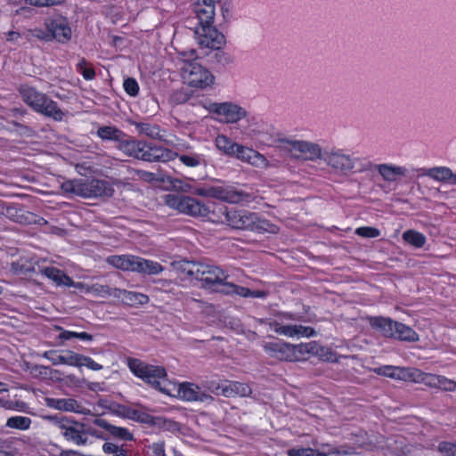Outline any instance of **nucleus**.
I'll return each instance as SVG.
<instances>
[{
    "mask_svg": "<svg viewBox=\"0 0 456 456\" xmlns=\"http://www.w3.org/2000/svg\"><path fill=\"white\" fill-rule=\"evenodd\" d=\"M124 89L131 96H135L139 91V86L135 79L128 77L124 81Z\"/></svg>",
    "mask_w": 456,
    "mask_h": 456,
    "instance_id": "603ef678",
    "label": "nucleus"
},
{
    "mask_svg": "<svg viewBox=\"0 0 456 456\" xmlns=\"http://www.w3.org/2000/svg\"><path fill=\"white\" fill-rule=\"evenodd\" d=\"M165 204L180 213L193 217H206L210 213L208 206L189 196L167 194L165 196Z\"/></svg>",
    "mask_w": 456,
    "mask_h": 456,
    "instance_id": "6e6552de",
    "label": "nucleus"
},
{
    "mask_svg": "<svg viewBox=\"0 0 456 456\" xmlns=\"http://www.w3.org/2000/svg\"><path fill=\"white\" fill-rule=\"evenodd\" d=\"M270 328L276 333L287 337H295V325H281L278 322L269 323Z\"/></svg>",
    "mask_w": 456,
    "mask_h": 456,
    "instance_id": "c03bdc74",
    "label": "nucleus"
},
{
    "mask_svg": "<svg viewBox=\"0 0 456 456\" xmlns=\"http://www.w3.org/2000/svg\"><path fill=\"white\" fill-rule=\"evenodd\" d=\"M83 354L74 353L73 351H64L62 357L63 362L62 364H67L70 366L81 367V360Z\"/></svg>",
    "mask_w": 456,
    "mask_h": 456,
    "instance_id": "a18cd8bd",
    "label": "nucleus"
},
{
    "mask_svg": "<svg viewBox=\"0 0 456 456\" xmlns=\"http://www.w3.org/2000/svg\"><path fill=\"white\" fill-rule=\"evenodd\" d=\"M237 159L245 161L256 167H265L267 165L265 158L257 151L239 144L234 155Z\"/></svg>",
    "mask_w": 456,
    "mask_h": 456,
    "instance_id": "6ab92c4d",
    "label": "nucleus"
},
{
    "mask_svg": "<svg viewBox=\"0 0 456 456\" xmlns=\"http://www.w3.org/2000/svg\"><path fill=\"white\" fill-rule=\"evenodd\" d=\"M194 36L200 49L219 50L225 45L224 36L214 25L198 26Z\"/></svg>",
    "mask_w": 456,
    "mask_h": 456,
    "instance_id": "f8f14e48",
    "label": "nucleus"
},
{
    "mask_svg": "<svg viewBox=\"0 0 456 456\" xmlns=\"http://www.w3.org/2000/svg\"><path fill=\"white\" fill-rule=\"evenodd\" d=\"M216 146L226 155L233 156L239 144L230 140L227 136L220 134L216 138Z\"/></svg>",
    "mask_w": 456,
    "mask_h": 456,
    "instance_id": "f704fd0d",
    "label": "nucleus"
},
{
    "mask_svg": "<svg viewBox=\"0 0 456 456\" xmlns=\"http://www.w3.org/2000/svg\"><path fill=\"white\" fill-rule=\"evenodd\" d=\"M383 450L395 456H406L411 453L412 447L406 444L403 437H390L387 439Z\"/></svg>",
    "mask_w": 456,
    "mask_h": 456,
    "instance_id": "412c9836",
    "label": "nucleus"
},
{
    "mask_svg": "<svg viewBox=\"0 0 456 456\" xmlns=\"http://www.w3.org/2000/svg\"><path fill=\"white\" fill-rule=\"evenodd\" d=\"M45 404L53 409L83 415H90L91 411L82 406L73 398H46Z\"/></svg>",
    "mask_w": 456,
    "mask_h": 456,
    "instance_id": "f3484780",
    "label": "nucleus"
},
{
    "mask_svg": "<svg viewBox=\"0 0 456 456\" xmlns=\"http://www.w3.org/2000/svg\"><path fill=\"white\" fill-rule=\"evenodd\" d=\"M208 197L218 199L228 203L237 204L242 201H248L251 196L242 191L233 188H224L220 186L208 187Z\"/></svg>",
    "mask_w": 456,
    "mask_h": 456,
    "instance_id": "2eb2a0df",
    "label": "nucleus"
},
{
    "mask_svg": "<svg viewBox=\"0 0 456 456\" xmlns=\"http://www.w3.org/2000/svg\"><path fill=\"white\" fill-rule=\"evenodd\" d=\"M211 61L216 64L225 66L232 62V58L219 49L216 50V53L211 57Z\"/></svg>",
    "mask_w": 456,
    "mask_h": 456,
    "instance_id": "de8ad7c7",
    "label": "nucleus"
},
{
    "mask_svg": "<svg viewBox=\"0 0 456 456\" xmlns=\"http://www.w3.org/2000/svg\"><path fill=\"white\" fill-rule=\"evenodd\" d=\"M167 181L177 191L188 192L191 189V185L189 183L179 178L167 177Z\"/></svg>",
    "mask_w": 456,
    "mask_h": 456,
    "instance_id": "49530a36",
    "label": "nucleus"
},
{
    "mask_svg": "<svg viewBox=\"0 0 456 456\" xmlns=\"http://www.w3.org/2000/svg\"><path fill=\"white\" fill-rule=\"evenodd\" d=\"M45 419L53 424L67 442L79 446L87 444L86 424L60 415L46 416Z\"/></svg>",
    "mask_w": 456,
    "mask_h": 456,
    "instance_id": "20e7f679",
    "label": "nucleus"
},
{
    "mask_svg": "<svg viewBox=\"0 0 456 456\" xmlns=\"http://www.w3.org/2000/svg\"><path fill=\"white\" fill-rule=\"evenodd\" d=\"M181 76L184 83L197 88H206L214 83V76L200 64L184 61L181 68Z\"/></svg>",
    "mask_w": 456,
    "mask_h": 456,
    "instance_id": "9d476101",
    "label": "nucleus"
},
{
    "mask_svg": "<svg viewBox=\"0 0 456 456\" xmlns=\"http://www.w3.org/2000/svg\"><path fill=\"white\" fill-rule=\"evenodd\" d=\"M199 264L200 263L198 262L182 260L174 262L173 266L182 273H185L188 276L193 277L195 279L196 274L198 273Z\"/></svg>",
    "mask_w": 456,
    "mask_h": 456,
    "instance_id": "e433bc0d",
    "label": "nucleus"
},
{
    "mask_svg": "<svg viewBox=\"0 0 456 456\" xmlns=\"http://www.w3.org/2000/svg\"><path fill=\"white\" fill-rule=\"evenodd\" d=\"M437 386H438L437 388H439L444 392L456 391V381L450 379L444 376H440Z\"/></svg>",
    "mask_w": 456,
    "mask_h": 456,
    "instance_id": "8fccbe9b",
    "label": "nucleus"
},
{
    "mask_svg": "<svg viewBox=\"0 0 456 456\" xmlns=\"http://www.w3.org/2000/svg\"><path fill=\"white\" fill-rule=\"evenodd\" d=\"M355 233L364 238H375L380 234L379 231L373 227L357 228Z\"/></svg>",
    "mask_w": 456,
    "mask_h": 456,
    "instance_id": "5fc2aeb1",
    "label": "nucleus"
},
{
    "mask_svg": "<svg viewBox=\"0 0 456 456\" xmlns=\"http://www.w3.org/2000/svg\"><path fill=\"white\" fill-rule=\"evenodd\" d=\"M132 124L135 126L139 134H145L151 139H158L166 142L164 135L161 134L160 128L157 125L135 121Z\"/></svg>",
    "mask_w": 456,
    "mask_h": 456,
    "instance_id": "c85d7f7f",
    "label": "nucleus"
},
{
    "mask_svg": "<svg viewBox=\"0 0 456 456\" xmlns=\"http://www.w3.org/2000/svg\"><path fill=\"white\" fill-rule=\"evenodd\" d=\"M321 348L323 350H321L320 354H317L318 356H320V358H322V360H324L326 362H336L337 361L335 354L329 348L322 347V346H321Z\"/></svg>",
    "mask_w": 456,
    "mask_h": 456,
    "instance_id": "0e129e2a",
    "label": "nucleus"
},
{
    "mask_svg": "<svg viewBox=\"0 0 456 456\" xmlns=\"http://www.w3.org/2000/svg\"><path fill=\"white\" fill-rule=\"evenodd\" d=\"M234 395L248 396L252 391L248 385L240 382H233Z\"/></svg>",
    "mask_w": 456,
    "mask_h": 456,
    "instance_id": "864d4df0",
    "label": "nucleus"
},
{
    "mask_svg": "<svg viewBox=\"0 0 456 456\" xmlns=\"http://www.w3.org/2000/svg\"><path fill=\"white\" fill-rule=\"evenodd\" d=\"M27 3L30 5L35 6H50L60 4L63 3L65 0H26Z\"/></svg>",
    "mask_w": 456,
    "mask_h": 456,
    "instance_id": "680f3d73",
    "label": "nucleus"
},
{
    "mask_svg": "<svg viewBox=\"0 0 456 456\" xmlns=\"http://www.w3.org/2000/svg\"><path fill=\"white\" fill-rule=\"evenodd\" d=\"M225 221L235 229H263L275 232V226L270 225L266 221L260 220L256 214L246 210H226Z\"/></svg>",
    "mask_w": 456,
    "mask_h": 456,
    "instance_id": "0eeeda50",
    "label": "nucleus"
},
{
    "mask_svg": "<svg viewBox=\"0 0 456 456\" xmlns=\"http://www.w3.org/2000/svg\"><path fill=\"white\" fill-rule=\"evenodd\" d=\"M86 65V61L85 59H81L80 61L77 63V69L81 72L85 79L91 80L94 77L95 72L93 68H89Z\"/></svg>",
    "mask_w": 456,
    "mask_h": 456,
    "instance_id": "3c124183",
    "label": "nucleus"
},
{
    "mask_svg": "<svg viewBox=\"0 0 456 456\" xmlns=\"http://www.w3.org/2000/svg\"><path fill=\"white\" fill-rule=\"evenodd\" d=\"M289 456H314V449L307 447V448H293L289 450Z\"/></svg>",
    "mask_w": 456,
    "mask_h": 456,
    "instance_id": "6e6d98bb",
    "label": "nucleus"
},
{
    "mask_svg": "<svg viewBox=\"0 0 456 456\" xmlns=\"http://www.w3.org/2000/svg\"><path fill=\"white\" fill-rule=\"evenodd\" d=\"M377 170L387 182H395L408 173L405 167L390 164H380L377 167Z\"/></svg>",
    "mask_w": 456,
    "mask_h": 456,
    "instance_id": "5701e85b",
    "label": "nucleus"
},
{
    "mask_svg": "<svg viewBox=\"0 0 456 456\" xmlns=\"http://www.w3.org/2000/svg\"><path fill=\"white\" fill-rule=\"evenodd\" d=\"M393 338L407 342H416L419 339V335L411 327L397 322Z\"/></svg>",
    "mask_w": 456,
    "mask_h": 456,
    "instance_id": "473e14b6",
    "label": "nucleus"
},
{
    "mask_svg": "<svg viewBox=\"0 0 456 456\" xmlns=\"http://www.w3.org/2000/svg\"><path fill=\"white\" fill-rule=\"evenodd\" d=\"M206 108L211 112L224 116L227 123H235L247 116V112L241 107L232 102H213Z\"/></svg>",
    "mask_w": 456,
    "mask_h": 456,
    "instance_id": "4468645a",
    "label": "nucleus"
},
{
    "mask_svg": "<svg viewBox=\"0 0 456 456\" xmlns=\"http://www.w3.org/2000/svg\"><path fill=\"white\" fill-rule=\"evenodd\" d=\"M41 273L47 278L53 280L57 285H65L68 287L73 285V281L57 268L46 267L41 270Z\"/></svg>",
    "mask_w": 456,
    "mask_h": 456,
    "instance_id": "7c9ffc66",
    "label": "nucleus"
},
{
    "mask_svg": "<svg viewBox=\"0 0 456 456\" xmlns=\"http://www.w3.org/2000/svg\"><path fill=\"white\" fill-rule=\"evenodd\" d=\"M135 264V272L148 274H158L163 271V267L159 263L151 260H145L139 256H137Z\"/></svg>",
    "mask_w": 456,
    "mask_h": 456,
    "instance_id": "72a5a7b5",
    "label": "nucleus"
},
{
    "mask_svg": "<svg viewBox=\"0 0 456 456\" xmlns=\"http://www.w3.org/2000/svg\"><path fill=\"white\" fill-rule=\"evenodd\" d=\"M28 216H30L29 213H27V215L23 211H16V215H12V216L14 218V220L20 224H28L31 222L29 220Z\"/></svg>",
    "mask_w": 456,
    "mask_h": 456,
    "instance_id": "774afa93",
    "label": "nucleus"
},
{
    "mask_svg": "<svg viewBox=\"0 0 456 456\" xmlns=\"http://www.w3.org/2000/svg\"><path fill=\"white\" fill-rule=\"evenodd\" d=\"M116 288H110L108 285L93 284L86 286V293L93 294L99 297H113V291Z\"/></svg>",
    "mask_w": 456,
    "mask_h": 456,
    "instance_id": "ea45409f",
    "label": "nucleus"
},
{
    "mask_svg": "<svg viewBox=\"0 0 456 456\" xmlns=\"http://www.w3.org/2000/svg\"><path fill=\"white\" fill-rule=\"evenodd\" d=\"M374 371L379 375L398 379H410V370L393 366H383L376 368Z\"/></svg>",
    "mask_w": 456,
    "mask_h": 456,
    "instance_id": "2f4dec72",
    "label": "nucleus"
},
{
    "mask_svg": "<svg viewBox=\"0 0 456 456\" xmlns=\"http://www.w3.org/2000/svg\"><path fill=\"white\" fill-rule=\"evenodd\" d=\"M425 175L437 181L447 182L451 180L452 184L456 185V174L451 168L446 167H436L428 169Z\"/></svg>",
    "mask_w": 456,
    "mask_h": 456,
    "instance_id": "cd10ccee",
    "label": "nucleus"
},
{
    "mask_svg": "<svg viewBox=\"0 0 456 456\" xmlns=\"http://www.w3.org/2000/svg\"><path fill=\"white\" fill-rule=\"evenodd\" d=\"M321 160L334 173L347 175L355 167V159L345 150L331 146L322 150Z\"/></svg>",
    "mask_w": 456,
    "mask_h": 456,
    "instance_id": "423d86ee",
    "label": "nucleus"
},
{
    "mask_svg": "<svg viewBox=\"0 0 456 456\" xmlns=\"http://www.w3.org/2000/svg\"><path fill=\"white\" fill-rule=\"evenodd\" d=\"M292 348L293 354L297 356V358L294 359V362L305 360L311 355H317L320 354V351L322 350L321 346L314 341L297 346L292 345Z\"/></svg>",
    "mask_w": 456,
    "mask_h": 456,
    "instance_id": "a878e982",
    "label": "nucleus"
},
{
    "mask_svg": "<svg viewBox=\"0 0 456 456\" xmlns=\"http://www.w3.org/2000/svg\"><path fill=\"white\" fill-rule=\"evenodd\" d=\"M64 193L82 198H102L112 196L114 190L108 182L100 179L81 178L69 180L61 183Z\"/></svg>",
    "mask_w": 456,
    "mask_h": 456,
    "instance_id": "f03ea898",
    "label": "nucleus"
},
{
    "mask_svg": "<svg viewBox=\"0 0 456 456\" xmlns=\"http://www.w3.org/2000/svg\"><path fill=\"white\" fill-rule=\"evenodd\" d=\"M194 12L199 20V26L213 25L215 19V4L206 1L198 2Z\"/></svg>",
    "mask_w": 456,
    "mask_h": 456,
    "instance_id": "aec40b11",
    "label": "nucleus"
},
{
    "mask_svg": "<svg viewBox=\"0 0 456 456\" xmlns=\"http://www.w3.org/2000/svg\"><path fill=\"white\" fill-rule=\"evenodd\" d=\"M102 451L106 454H112L113 456H127L126 450L112 443H105L102 445Z\"/></svg>",
    "mask_w": 456,
    "mask_h": 456,
    "instance_id": "09e8293b",
    "label": "nucleus"
},
{
    "mask_svg": "<svg viewBox=\"0 0 456 456\" xmlns=\"http://www.w3.org/2000/svg\"><path fill=\"white\" fill-rule=\"evenodd\" d=\"M19 91L22 100L35 111L56 121H61L63 119L65 112L46 94L37 91L32 86L25 85L20 86Z\"/></svg>",
    "mask_w": 456,
    "mask_h": 456,
    "instance_id": "7ed1b4c3",
    "label": "nucleus"
},
{
    "mask_svg": "<svg viewBox=\"0 0 456 456\" xmlns=\"http://www.w3.org/2000/svg\"><path fill=\"white\" fill-rule=\"evenodd\" d=\"M439 451L445 456H456V444L451 443H441Z\"/></svg>",
    "mask_w": 456,
    "mask_h": 456,
    "instance_id": "13d9d810",
    "label": "nucleus"
},
{
    "mask_svg": "<svg viewBox=\"0 0 456 456\" xmlns=\"http://www.w3.org/2000/svg\"><path fill=\"white\" fill-rule=\"evenodd\" d=\"M135 173L140 179L146 182H152L158 180L156 175L151 172L137 170Z\"/></svg>",
    "mask_w": 456,
    "mask_h": 456,
    "instance_id": "69168bd1",
    "label": "nucleus"
},
{
    "mask_svg": "<svg viewBox=\"0 0 456 456\" xmlns=\"http://www.w3.org/2000/svg\"><path fill=\"white\" fill-rule=\"evenodd\" d=\"M177 395L187 402H200L208 404L214 401L213 396L202 391L200 386L191 382L179 384Z\"/></svg>",
    "mask_w": 456,
    "mask_h": 456,
    "instance_id": "ddd939ff",
    "label": "nucleus"
},
{
    "mask_svg": "<svg viewBox=\"0 0 456 456\" xmlns=\"http://www.w3.org/2000/svg\"><path fill=\"white\" fill-rule=\"evenodd\" d=\"M441 375L424 373L418 370H410V379L414 381L425 384L429 387L437 388L438 380Z\"/></svg>",
    "mask_w": 456,
    "mask_h": 456,
    "instance_id": "c756f323",
    "label": "nucleus"
},
{
    "mask_svg": "<svg viewBox=\"0 0 456 456\" xmlns=\"http://www.w3.org/2000/svg\"><path fill=\"white\" fill-rule=\"evenodd\" d=\"M369 321L370 326L379 330L383 336L387 338L395 336L396 322L384 317H370Z\"/></svg>",
    "mask_w": 456,
    "mask_h": 456,
    "instance_id": "393cba45",
    "label": "nucleus"
},
{
    "mask_svg": "<svg viewBox=\"0 0 456 456\" xmlns=\"http://www.w3.org/2000/svg\"><path fill=\"white\" fill-rule=\"evenodd\" d=\"M12 271L15 274H28L31 272H35V265L29 261L20 260L13 262L11 267Z\"/></svg>",
    "mask_w": 456,
    "mask_h": 456,
    "instance_id": "a19ab883",
    "label": "nucleus"
},
{
    "mask_svg": "<svg viewBox=\"0 0 456 456\" xmlns=\"http://www.w3.org/2000/svg\"><path fill=\"white\" fill-rule=\"evenodd\" d=\"M403 239L405 242L415 248H422L427 241L424 234L415 230L405 231L403 233Z\"/></svg>",
    "mask_w": 456,
    "mask_h": 456,
    "instance_id": "c9c22d12",
    "label": "nucleus"
},
{
    "mask_svg": "<svg viewBox=\"0 0 456 456\" xmlns=\"http://www.w3.org/2000/svg\"><path fill=\"white\" fill-rule=\"evenodd\" d=\"M45 358L51 361L53 364H62L63 357L62 354H57V351L55 350H50L45 351L43 354Z\"/></svg>",
    "mask_w": 456,
    "mask_h": 456,
    "instance_id": "4d7b16f0",
    "label": "nucleus"
},
{
    "mask_svg": "<svg viewBox=\"0 0 456 456\" xmlns=\"http://www.w3.org/2000/svg\"><path fill=\"white\" fill-rule=\"evenodd\" d=\"M315 334V331L311 327L302 326V325H295V336H302V337H312Z\"/></svg>",
    "mask_w": 456,
    "mask_h": 456,
    "instance_id": "052dcab7",
    "label": "nucleus"
},
{
    "mask_svg": "<svg viewBox=\"0 0 456 456\" xmlns=\"http://www.w3.org/2000/svg\"><path fill=\"white\" fill-rule=\"evenodd\" d=\"M86 366L87 368L93 370H100L102 369V366L97 362H95L92 358L83 355L81 360V367Z\"/></svg>",
    "mask_w": 456,
    "mask_h": 456,
    "instance_id": "e2e57ef3",
    "label": "nucleus"
},
{
    "mask_svg": "<svg viewBox=\"0 0 456 456\" xmlns=\"http://www.w3.org/2000/svg\"><path fill=\"white\" fill-rule=\"evenodd\" d=\"M31 425V419L24 416L11 417L6 421V427L19 430H27Z\"/></svg>",
    "mask_w": 456,
    "mask_h": 456,
    "instance_id": "58836bf2",
    "label": "nucleus"
},
{
    "mask_svg": "<svg viewBox=\"0 0 456 456\" xmlns=\"http://www.w3.org/2000/svg\"><path fill=\"white\" fill-rule=\"evenodd\" d=\"M264 349L269 356L277 358L281 361L294 362V359L297 358V356L293 354L292 345L286 342L279 341L266 343L264 346Z\"/></svg>",
    "mask_w": 456,
    "mask_h": 456,
    "instance_id": "a211bd4d",
    "label": "nucleus"
},
{
    "mask_svg": "<svg viewBox=\"0 0 456 456\" xmlns=\"http://www.w3.org/2000/svg\"><path fill=\"white\" fill-rule=\"evenodd\" d=\"M52 369L42 365H34L31 369V374L36 377H46L52 373Z\"/></svg>",
    "mask_w": 456,
    "mask_h": 456,
    "instance_id": "bf43d9fd",
    "label": "nucleus"
},
{
    "mask_svg": "<svg viewBox=\"0 0 456 456\" xmlns=\"http://www.w3.org/2000/svg\"><path fill=\"white\" fill-rule=\"evenodd\" d=\"M178 158L179 160L188 167H197L200 165L206 166V159L200 154L191 153V154H182L175 157Z\"/></svg>",
    "mask_w": 456,
    "mask_h": 456,
    "instance_id": "4c0bfd02",
    "label": "nucleus"
},
{
    "mask_svg": "<svg viewBox=\"0 0 456 456\" xmlns=\"http://www.w3.org/2000/svg\"><path fill=\"white\" fill-rule=\"evenodd\" d=\"M48 32L52 39L65 44L71 39L72 31L68 20L63 17H58L46 22Z\"/></svg>",
    "mask_w": 456,
    "mask_h": 456,
    "instance_id": "dca6fc26",
    "label": "nucleus"
},
{
    "mask_svg": "<svg viewBox=\"0 0 456 456\" xmlns=\"http://www.w3.org/2000/svg\"><path fill=\"white\" fill-rule=\"evenodd\" d=\"M113 297L120 299L124 304L133 305H145L149 302L148 296L125 289H116L113 291Z\"/></svg>",
    "mask_w": 456,
    "mask_h": 456,
    "instance_id": "4be33fe9",
    "label": "nucleus"
},
{
    "mask_svg": "<svg viewBox=\"0 0 456 456\" xmlns=\"http://www.w3.org/2000/svg\"><path fill=\"white\" fill-rule=\"evenodd\" d=\"M282 143L292 158L307 161L321 160L323 149L318 143L303 140H284Z\"/></svg>",
    "mask_w": 456,
    "mask_h": 456,
    "instance_id": "9b49d317",
    "label": "nucleus"
},
{
    "mask_svg": "<svg viewBox=\"0 0 456 456\" xmlns=\"http://www.w3.org/2000/svg\"><path fill=\"white\" fill-rule=\"evenodd\" d=\"M98 135L104 140H117L119 142L121 132L112 126H102L98 129Z\"/></svg>",
    "mask_w": 456,
    "mask_h": 456,
    "instance_id": "37998d69",
    "label": "nucleus"
},
{
    "mask_svg": "<svg viewBox=\"0 0 456 456\" xmlns=\"http://www.w3.org/2000/svg\"><path fill=\"white\" fill-rule=\"evenodd\" d=\"M223 294H237L241 297H249L252 291L247 288L239 287L232 282H227L224 284V288L222 289Z\"/></svg>",
    "mask_w": 456,
    "mask_h": 456,
    "instance_id": "79ce46f5",
    "label": "nucleus"
},
{
    "mask_svg": "<svg viewBox=\"0 0 456 456\" xmlns=\"http://www.w3.org/2000/svg\"><path fill=\"white\" fill-rule=\"evenodd\" d=\"M128 367L136 377L151 384L162 393L170 395L166 387H161L160 379H164L167 376L166 370L163 367L151 365L135 358L128 359Z\"/></svg>",
    "mask_w": 456,
    "mask_h": 456,
    "instance_id": "39448f33",
    "label": "nucleus"
},
{
    "mask_svg": "<svg viewBox=\"0 0 456 456\" xmlns=\"http://www.w3.org/2000/svg\"><path fill=\"white\" fill-rule=\"evenodd\" d=\"M94 424L109 431L110 434L115 437L126 441H132L134 439L133 435L126 428L113 426L105 419L96 418L94 419Z\"/></svg>",
    "mask_w": 456,
    "mask_h": 456,
    "instance_id": "bb28decb",
    "label": "nucleus"
},
{
    "mask_svg": "<svg viewBox=\"0 0 456 456\" xmlns=\"http://www.w3.org/2000/svg\"><path fill=\"white\" fill-rule=\"evenodd\" d=\"M228 275L217 266L200 263L195 280L201 282L200 287L214 292L222 293L227 284Z\"/></svg>",
    "mask_w": 456,
    "mask_h": 456,
    "instance_id": "1a4fd4ad",
    "label": "nucleus"
},
{
    "mask_svg": "<svg viewBox=\"0 0 456 456\" xmlns=\"http://www.w3.org/2000/svg\"><path fill=\"white\" fill-rule=\"evenodd\" d=\"M149 448L156 456H165L163 442L153 443L151 445L149 446Z\"/></svg>",
    "mask_w": 456,
    "mask_h": 456,
    "instance_id": "338daca9",
    "label": "nucleus"
},
{
    "mask_svg": "<svg viewBox=\"0 0 456 456\" xmlns=\"http://www.w3.org/2000/svg\"><path fill=\"white\" fill-rule=\"evenodd\" d=\"M137 256L132 255L110 256L106 258V262L123 271L135 272V263Z\"/></svg>",
    "mask_w": 456,
    "mask_h": 456,
    "instance_id": "b1692460",
    "label": "nucleus"
},
{
    "mask_svg": "<svg viewBox=\"0 0 456 456\" xmlns=\"http://www.w3.org/2000/svg\"><path fill=\"white\" fill-rule=\"evenodd\" d=\"M118 149L128 157L147 162H166L173 160L177 153L144 141L121 140L118 142Z\"/></svg>",
    "mask_w": 456,
    "mask_h": 456,
    "instance_id": "f257e3e1",
    "label": "nucleus"
}]
</instances>
